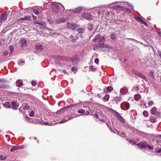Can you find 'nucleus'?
<instances>
[{
    "instance_id": "obj_1",
    "label": "nucleus",
    "mask_w": 161,
    "mask_h": 161,
    "mask_svg": "<svg viewBox=\"0 0 161 161\" xmlns=\"http://www.w3.org/2000/svg\"><path fill=\"white\" fill-rule=\"evenodd\" d=\"M140 148H148L150 150H153L154 146H150L147 144V142H139L136 144Z\"/></svg>"
},
{
    "instance_id": "obj_2",
    "label": "nucleus",
    "mask_w": 161,
    "mask_h": 161,
    "mask_svg": "<svg viewBox=\"0 0 161 161\" xmlns=\"http://www.w3.org/2000/svg\"><path fill=\"white\" fill-rule=\"evenodd\" d=\"M72 64L73 66H75L77 65L79 62L80 58L79 56L77 55H75L71 57V59Z\"/></svg>"
},
{
    "instance_id": "obj_3",
    "label": "nucleus",
    "mask_w": 161,
    "mask_h": 161,
    "mask_svg": "<svg viewBox=\"0 0 161 161\" xmlns=\"http://www.w3.org/2000/svg\"><path fill=\"white\" fill-rule=\"evenodd\" d=\"M90 108L89 107H86L84 109H80L78 110V113L79 114H81L85 115H88L89 114V110Z\"/></svg>"
},
{
    "instance_id": "obj_4",
    "label": "nucleus",
    "mask_w": 161,
    "mask_h": 161,
    "mask_svg": "<svg viewBox=\"0 0 161 161\" xmlns=\"http://www.w3.org/2000/svg\"><path fill=\"white\" fill-rule=\"evenodd\" d=\"M77 25L74 23H67L66 27L69 30H74L77 28Z\"/></svg>"
},
{
    "instance_id": "obj_5",
    "label": "nucleus",
    "mask_w": 161,
    "mask_h": 161,
    "mask_svg": "<svg viewBox=\"0 0 161 161\" xmlns=\"http://www.w3.org/2000/svg\"><path fill=\"white\" fill-rule=\"evenodd\" d=\"M51 9L53 11L57 12L59 10V7L57 3H52L51 6Z\"/></svg>"
},
{
    "instance_id": "obj_6",
    "label": "nucleus",
    "mask_w": 161,
    "mask_h": 161,
    "mask_svg": "<svg viewBox=\"0 0 161 161\" xmlns=\"http://www.w3.org/2000/svg\"><path fill=\"white\" fill-rule=\"evenodd\" d=\"M134 73L138 77H140L142 79H144L145 80H147L145 76L142 73L139 72L138 71L135 70L133 71Z\"/></svg>"
},
{
    "instance_id": "obj_7",
    "label": "nucleus",
    "mask_w": 161,
    "mask_h": 161,
    "mask_svg": "<svg viewBox=\"0 0 161 161\" xmlns=\"http://www.w3.org/2000/svg\"><path fill=\"white\" fill-rule=\"evenodd\" d=\"M135 19L137 21L141 23L142 24L147 27V25L145 21L143 20V19L141 17H138L137 16L135 17Z\"/></svg>"
},
{
    "instance_id": "obj_8",
    "label": "nucleus",
    "mask_w": 161,
    "mask_h": 161,
    "mask_svg": "<svg viewBox=\"0 0 161 161\" xmlns=\"http://www.w3.org/2000/svg\"><path fill=\"white\" fill-rule=\"evenodd\" d=\"M105 39L104 37H102L100 38L99 42H98V47L102 48H103V45L104 44V42H105Z\"/></svg>"
},
{
    "instance_id": "obj_9",
    "label": "nucleus",
    "mask_w": 161,
    "mask_h": 161,
    "mask_svg": "<svg viewBox=\"0 0 161 161\" xmlns=\"http://www.w3.org/2000/svg\"><path fill=\"white\" fill-rule=\"evenodd\" d=\"M11 106L13 110H17L19 107V104L15 102H12L11 104Z\"/></svg>"
},
{
    "instance_id": "obj_10",
    "label": "nucleus",
    "mask_w": 161,
    "mask_h": 161,
    "mask_svg": "<svg viewBox=\"0 0 161 161\" xmlns=\"http://www.w3.org/2000/svg\"><path fill=\"white\" fill-rule=\"evenodd\" d=\"M114 112L116 113V117H117L118 119H119L120 121H121L122 123H124V119L123 117H122L120 115L119 113L115 110H114Z\"/></svg>"
},
{
    "instance_id": "obj_11",
    "label": "nucleus",
    "mask_w": 161,
    "mask_h": 161,
    "mask_svg": "<svg viewBox=\"0 0 161 161\" xmlns=\"http://www.w3.org/2000/svg\"><path fill=\"white\" fill-rule=\"evenodd\" d=\"M83 17L86 19L91 20L92 19V15L89 13H84L82 14Z\"/></svg>"
},
{
    "instance_id": "obj_12",
    "label": "nucleus",
    "mask_w": 161,
    "mask_h": 161,
    "mask_svg": "<svg viewBox=\"0 0 161 161\" xmlns=\"http://www.w3.org/2000/svg\"><path fill=\"white\" fill-rule=\"evenodd\" d=\"M66 19L64 17H63L61 18L58 19L56 20V22L58 24L63 23L66 22Z\"/></svg>"
},
{
    "instance_id": "obj_13",
    "label": "nucleus",
    "mask_w": 161,
    "mask_h": 161,
    "mask_svg": "<svg viewBox=\"0 0 161 161\" xmlns=\"http://www.w3.org/2000/svg\"><path fill=\"white\" fill-rule=\"evenodd\" d=\"M23 148L24 147L23 146H15L11 148L10 151H11L13 152L15 150L21 149Z\"/></svg>"
},
{
    "instance_id": "obj_14",
    "label": "nucleus",
    "mask_w": 161,
    "mask_h": 161,
    "mask_svg": "<svg viewBox=\"0 0 161 161\" xmlns=\"http://www.w3.org/2000/svg\"><path fill=\"white\" fill-rule=\"evenodd\" d=\"M128 92V89L127 88L124 87L120 89V92L122 94H125Z\"/></svg>"
},
{
    "instance_id": "obj_15",
    "label": "nucleus",
    "mask_w": 161,
    "mask_h": 161,
    "mask_svg": "<svg viewBox=\"0 0 161 161\" xmlns=\"http://www.w3.org/2000/svg\"><path fill=\"white\" fill-rule=\"evenodd\" d=\"M114 102L117 103L122 100V98L120 96H117L114 98Z\"/></svg>"
},
{
    "instance_id": "obj_16",
    "label": "nucleus",
    "mask_w": 161,
    "mask_h": 161,
    "mask_svg": "<svg viewBox=\"0 0 161 161\" xmlns=\"http://www.w3.org/2000/svg\"><path fill=\"white\" fill-rule=\"evenodd\" d=\"M7 12H6L1 14L0 18L1 19H3V21H5L7 18Z\"/></svg>"
},
{
    "instance_id": "obj_17",
    "label": "nucleus",
    "mask_w": 161,
    "mask_h": 161,
    "mask_svg": "<svg viewBox=\"0 0 161 161\" xmlns=\"http://www.w3.org/2000/svg\"><path fill=\"white\" fill-rule=\"evenodd\" d=\"M20 44L22 47H26V41L24 39H22L20 41Z\"/></svg>"
},
{
    "instance_id": "obj_18",
    "label": "nucleus",
    "mask_w": 161,
    "mask_h": 161,
    "mask_svg": "<svg viewBox=\"0 0 161 161\" xmlns=\"http://www.w3.org/2000/svg\"><path fill=\"white\" fill-rule=\"evenodd\" d=\"M82 8L81 7L77 8L73 10L74 13L75 14H79L82 12Z\"/></svg>"
},
{
    "instance_id": "obj_19",
    "label": "nucleus",
    "mask_w": 161,
    "mask_h": 161,
    "mask_svg": "<svg viewBox=\"0 0 161 161\" xmlns=\"http://www.w3.org/2000/svg\"><path fill=\"white\" fill-rule=\"evenodd\" d=\"M124 110H128L129 108L130 105L128 103H124L122 104Z\"/></svg>"
},
{
    "instance_id": "obj_20",
    "label": "nucleus",
    "mask_w": 161,
    "mask_h": 161,
    "mask_svg": "<svg viewBox=\"0 0 161 161\" xmlns=\"http://www.w3.org/2000/svg\"><path fill=\"white\" fill-rule=\"evenodd\" d=\"M16 85L17 86L21 87L23 85V82L21 80H18L16 82Z\"/></svg>"
},
{
    "instance_id": "obj_21",
    "label": "nucleus",
    "mask_w": 161,
    "mask_h": 161,
    "mask_svg": "<svg viewBox=\"0 0 161 161\" xmlns=\"http://www.w3.org/2000/svg\"><path fill=\"white\" fill-rule=\"evenodd\" d=\"M151 113L153 114L156 115V113H158V112L157 111L156 108V107L152 108L151 110Z\"/></svg>"
},
{
    "instance_id": "obj_22",
    "label": "nucleus",
    "mask_w": 161,
    "mask_h": 161,
    "mask_svg": "<svg viewBox=\"0 0 161 161\" xmlns=\"http://www.w3.org/2000/svg\"><path fill=\"white\" fill-rule=\"evenodd\" d=\"M141 96L139 94H136L134 96V99L137 101L140 99Z\"/></svg>"
},
{
    "instance_id": "obj_23",
    "label": "nucleus",
    "mask_w": 161,
    "mask_h": 161,
    "mask_svg": "<svg viewBox=\"0 0 161 161\" xmlns=\"http://www.w3.org/2000/svg\"><path fill=\"white\" fill-rule=\"evenodd\" d=\"M3 106L6 108H11V104L10 103L8 102H6L3 104Z\"/></svg>"
},
{
    "instance_id": "obj_24",
    "label": "nucleus",
    "mask_w": 161,
    "mask_h": 161,
    "mask_svg": "<svg viewBox=\"0 0 161 161\" xmlns=\"http://www.w3.org/2000/svg\"><path fill=\"white\" fill-rule=\"evenodd\" d=\"M23 109L24 110H28L30 108V107L28 104L24 103L23 104Z\"/></svg>"
},
{
    "instance_id": "obj_25",
    "label": "nucleus",
    "mask_w": 161,
    "mask_h": 161,
    "mask_svg": "<svg viewBox=\"0 0 161 161\" xmlns=\"http://www.w3.org/2000/svg\"><path fill=\"white\" fill-rule=\"evenodd\" d=\"M3 80L1 79L0 80V88H6V86L2 84L3 82Z\"/></svg>"
},
{
    "instance_id": "obj_26",
    "label": "nucleus",
    "mask_w": 161,
    "mask_h": 161,
    "mask_svg": "<svg viewBox=\"0 0 161 161\" xmlns=\"http://www.w3.org/2000/svg\"><path fill=\"white\" fill-rule=\"evenodd\" d=\"M100 35L99 34L96 35L94 39H93V41L94 42H96V41L97 40L100 38Z\"/></svg>"
},
{
    "instance_id": "obj_27",
    "label": "nucleus",
    "mask_w": 161,
    "mask_h": 161,
    "mask_svg": "<svg viewBox=\"0 0 161 161\" xmlns=\"http://www.w3.org/2000/svg\"><path fill=\"white\" fill-rule=\"evenodd\" d=\"M69 39H70V41L72 42H75L77 40L76 38H74V36H70Z\"/></svg>"
},
{
    "instance_id": "obj_28",
    "label": "nucleus",
    "mask_w": 161,
    "mask_h": 161,
    "mask_svg": "<svg viewBox=\"0 0 161 161\" xmlns=\"http://www.w3.org/2000/svg\"><path fill=\"white\" fill-rule=\"evenodd\" d=\"M36 48L39 50H42V46L41 45H37L36 46Z\"/></svg>"
},
{
    "instance_id": "obj_29",
    "label": "nucleus",
    "mask_w": 161,
    "mask_h": 161,
    "mask_svg": "<svg viewBox=\"0 0 161 161\" xmlns=\"http://www.w3.org/2000/svg\"><path fill=\"white\" fill-rule=\"evenodd\" d=\"M84 28H78L77 30V31L78 32V33H82L84 32Z\"/></svg>"
},
{
    "instance_id": "obj_30",
    "label": "nucleus",
    "mask_w": 161,
    "mask_h": 161,
    "mask_svg": "<svg viewBox=\"0 0 161 161\" xmlns=\"http://www.w3.org/2000/svg\"><path fill=\"white\" fill-rule=\"evenodd\" d=\"M103 47L108 48V49H109V48L111 49L112 48L108 44H103Z\"/></svg>"
},
{
    "instance_id": "obj_31",
    "label": "nucleus",
    "mask_w": 161,
    "mask_h": 161,
    "mask_svg": "<svg viewBox=\"0 0 161 161\" xmlns=\"http://www.w3.org/2000/svg\"><path fill=\"white\" fill-rule=\"evenodd\" d=\"M66 108H61V109L59 110L58 111L56 112V114H60L62 112H63L64 110V109Z\"/></svg>"
},
{
    "instance_id": "obj_32",
    "label": "nucleus",
    "mask_w": 161,
    "mask_h": 161,
    "mask_svg": "<svg viewBox=\"0 0 161 161\" xmlns=\"http://www.w3.org/2000/svg\"><path fill=\"white\" fill-rule=\"evenodd\" d=\"M109 95L107 94L105 95L104 97V99L105 100V101H108L109 100Z\"/></svg>"
},
{
    "instance_id": "obj_33",
    "label": "nucleus",
    "mask_w": 161,
    "mask_h": 161,
    "mask_svg": "<svg viewBox=\"0 0 161 161\" xmlns=\"http://www.w3.org/2000/svg\"><path fill=\"white\" fill-rule=\"evenodd\" d=\"M9 49L10 50V54H11L13 52L14 50V48L12 46H9Z\"/></svg>"
},
{
    "instance_id": "obj_34",
    "label": "nucleus",
    "mask_w": 161,
    "mask_h": 161,
    "mask_svg": "<svg viewBox=\"0 0 161 161\" xmlns=\"http://www.w3.org/2000/svg\"><path fill=\"white\" fill-rule=\"evenodd\" d=\"M25 20H29L31 19V17L30 16L27 15L23 17Z\"/></svg>"
},
{
    "instance_id": "obj_35",
    "label": "nucleus",
    "mask_w": 161,
    "mask_h": 161,
    "mask_svg": "<svg viewBox=\"0 0 161 161\" xmlns=\"http://www.w3.org/2000/svg\"><path fill=\"white\" fill-rule=\"evenodd\" d=\"M161 148L158 149L156 148H155V152L156 153H160L161 152Z\"/></svg>"
},
{
    "instance_id": "obj_36",
    "label": "nucleus",
    "mask_w": 161,
    "mask_h": 161,
    "mask_svg": "<svg viewBox=\"0 0 161 161\" xmlns=\"http://www.w3.org/2000/svg\"><path fill=\"white\" fill-rule=\"evenodd\" d=\"M143 114L145 117H147L148 116V114L146 111H145L143 112Z\"/></svg>"
},
{
    "instance_id": "obj_37",
    "label": "nucleus",
    "mask_w": 161,
    "mask_h": 161,
    "mask_svg": "<svg viewBox=\"0 0 161 161\" xmlns=\"http://www.w3.org/2000/svg\"><path fill=\"white\" fill-rule=\"evenodd\" d=\"M7 158V157L5 156H4L3 155H0V159L1 160H4L6 159Z\"/></svg>"
},
{
    "instance_id": "obj_38",
    "label": "nucleus",
    "mask_w": 161,
    "mask_h": 161,
    "mask_svg": "<svg viewBox=\"0 0 161 161\" xmlns=\"http://www.w3.org/2000/svg\"><path fill=\"white\" fill-rule=\"evenodd\" d=\"M110 38L112 39H116V36L115 34H113L110 35Z\"/></svg>"
},
{
    "instance_id": "obj_39",
    "label": "nucleus",
    "mask_w": 161,
    "mask_h": 161,
    "mask_svg": "<svg viewBox=\"0 0 161 161\" xmlns=\"http://www.w3.org/2000/svg\"><path fill=\"white\" fill-rule=\"evenodd\" d=\"M107 88H108V92H110L113 89V88L111 86H108Z\"/></svg>"
},
{
    "instance_id": "obj_40",
    "label": "nucleus",
    "mask_w": 161,
    "mask_h": 161,
    "mask_svg": "<svg viewBox=\"0 0 161 161\" xmlns=\"http://www.w3.org/2000/svg\"><path fill=\"white\" fill-rule=\"evenodd\" d=\"M150 121H151V122L154 123H155L156 120L154 118H151L150 119Z\"/></svg>"
},
{
    "instance_id": "obj_41",
    "label": "nucleus",
    "mask_w": 161,
    "mask_h": 161,
    "mask_svg": "<svg viewBox=\"0 0 161 161\" xmlns=\"http://www.w3.org/2000/svg\"><path fill=\"white\" fill-rule=\"evenodd\" d=\"M77 69L75 67H73L71 68V71L74 72V71H77Z\"/></svg>"
},
{
    "instance_id": "obj_42",
    "label": "nucleus",
    "mask_w": 161,
    "mask_h": 161,
    "mask_svg": "<svg viewBox=\"0 0 161 161\" xmlns=\"http://www.w3.org/2000/svg\"><path fill=\"white\" fill-rule=\"evenodd\" d=\"M33 12L36 14H39V11L35 9L33 10Z\"/></svg>"
},
{
    "instance_id": "obj_43",
    "label": "nucleus",
    "mask_w": 161,
    "mask_h": 161,
    "mask_svg": "<svg viewBox=\"0 0 161 161\" xmlns=\"http://www.w3.org/2000/svg\"><path fill=\"white\" fill-rule=\"evenodd\" d=\"M150 76L152 78H154L153 72V71H152L150 73Z\"/></svg>"
},
{
    "instance_id": "obj_44",
    "label": "nucleus",
    "mask_w": 161,
    "mask_h": 161,
    "mask_svg": "<svg viewBox=\"0 0 161 161\" xmlns=\"http://www.w3.org/2000/svg\"><path fill=\"white\" fill-rule=\"evenodd\" d=\"M89 69L93 71H94L96 69L93 68V66L92 65H91L89 67Z\"/></svg>"
},
{
    "instance_id": "obj_45",
    "label": "nucleus",
    "mask_w": 161,
    "mask_h": 161,
    "mask_svg": "<svg viewBox=\"0 0 161 161\" xmlns=\"http://www.w3.org/2000/svg\"><path fill=\"white\" fill-rule=\"evenodd\" d=\"M68 121V120H67V119L66 120L65 119H63L59 122V123H64V122H65L66 121Z\"/></svg>"
},
{
    "instance_id": "obj_46",
    "label": "nucleus",
    "mask_w": 161,
    "mask_h": 161,
    "mask_svg": "<svg viewBox=\"0 0 161 161\" xmlns=\"http://www.w3.org/2000/svg\"><path fill=\"white\" fill-rule=\"evenodd\" d=\"M31 84L33 86H35L37 85V83L35 81H32Z\"/></svg>"
},
{
    "instance_id": "obj_47",
    "label": "nucleus",
    "mask_w": 161,
    "mask_h": 161,
    "mask_svg": "<svg viewBox=\"0 0 161 161\" xmlns=\"http://www.w3.org/2000/svg\"><path fill=\"white\" fill-rule=\"evenodd\" d=\"M35 23H36V24H38L39 25H43V23H39V21H36V22H35Z\"/></svg>"
},
{
    "instance_id": "obj_48",
    "label": "nucleus",
    "mask_w": 161,
    "mask_h": 161,
    "mask_svg": "<svg viewBox=\"0 0 161 161\" xmlns=\"http://www.w3.org/2000/svg\"><path fill=\"white\" fill-rule=\"evenodd\" d=\"M153 104V102L151 101H149L148 102V104L149 106H151Z\"/></svg>"
},
{
    "instance_id": "obj_49",
    "label": "nucleus",
    "mask_w": 161,
    "mask_h": 161,
    "mask_svg": "<svg viewBox=\"0 0 161 161\" xmlns=\"http://www.w3.org/2000/svg\"><path fill=\"white\" fill-rule=\"evenodd\" d=\"M8 54V52L7 51H6L3 52V54L4 56H6Z\"/></svg>"
},
{
    "instance_id": "obj_50",
    "label": "nucleus",
    "mask_w": 161,
    "mask_h": 161,
    "mask_svg": "<svg viewBox=\"0 0 161 161\" xmlns=\"http://www.w3.org/2000/svg\"><path fill=\"white\" fill-rule=\"evenodd\" d=\"M129 141L130 142H133V144H135L136 143V142L135 141H133V140H132V139H131V140H130Z\"/></svg>"
},
{
    "instance_id": "obj_51",
    "label": "nucleus",
    "mask_w": 161,
    "mask_h": 161,
    "mask_svg": "<svg viewBox=\"0 0 161 161\" xmlns=\"http://www.w3.org/2000/svg\"><path fill=\"white\" fill-rule=\"evenodd\" d=\"M94 61L95 63L96 64H98L99 62V60L98 58H96L95 59Z\"/></svg>"
},
{
    "instance_id": "obj_52",
    "label": "nucleus",
    "mask_w": 161,
    "mask_h": 161,
    "mask_svg": "<svg viewBox=\"0 0 161 161\" xmlns=\"http://www.w3.org/2000/svg\"><path fill=\"white\" fill-rule=\"evenodd\" d=\"M43 125H50V123H48L47 122H43Z\"/></svg>"
},
{
    "instance_id": "obj_53",
    "label": "nucleus",
    "mask_w": 161,
    "mask_h": 161,
    "mask_svg": "<svg viewBox=\"0 0 161 161\" xmlns=\"http://www.w3.org/2000/svg\"><path fill=\"white\" fill-rule=\"evenodd\" d=\"M30 115V116L31 117L34 116L33 111L31 112V114H30V115Z\"/></svg>"
},
{
    "instance_id": "obj_54",
    "label": "nucleus",
    "mask_w": 161,
    "mask_h": 161,
    "mask_svg": "<svg viewBox=\"0 0 161 161\" xmlns=\"http://www.w3.org/2000/svg\"><path fill=\"white\" fill-rule=\"evenodd\" d=\"M58 4H60L61 6H62V8H61V9H62V10L64 11V6H63L61 3H59Z\"/></svg>"
},
{
    "instance_id": "obj_55",
    "label": "nucleus",
    "mask_w": 161,
    "mask_h": 161,
    "mask_svg": "<svg viewBox=\"0 0 161 161\" xmlns=\"http://www.w3.org/2000/svg\"><path fill=\"white\" fill-rule=\"evenodd\" d=\"M95 116L97 119H98V118L99 117V116L97 114H95Z\"/></svg>"
},
{
    "instance_id": "obj_56",
    "label": "nucleus",
    "mask_w": 161,
    "mask_h": 161,
    "mask_svg": "<svg viewBox=\"0 0 161 161\" xmlns=\"http://www.w3.org/2000/svg\"><path fill=\"white\" fill-rule=\"evenodd\" d=\"M62 72L64 73H66V74H67L68 75H69V73L68 72H66V71L65 70H62Z\"/></svg>"
},
{
    "instance_id": "obj_57",
    "label": "nucleus",
    "mask_w": 161,
    "mask_h": 161,
    "mask_svg": "<svg viewBox=\"0 0 161 161\" xmlns=\"http://www.w3.org/2000/svg\"><path fill=\"white\" fill-rule=\"evenodd\" d=\"M39 123L41 125H42L43 124V122H44L43 121H39Z\"/></svg>"
},
{
    "instance_id": "obj_58",
    "label": "nucleus",
    "mask_w": 161,
    "mask_h": 161,
    "mask_svg": "<svg viewBox=\"0 0 161 161\" xmlns=\"http://www.w3.org/2000/svg\"><path fill=\"white\" fill-rule=\"evenodd\" d=\"M32 16L33 19H34L35 20L37 18V17L36 16L33 15H32Z\"/></svg>"
},
{
    "instance_id": "obj_59",
    "label": "nucleus",
    "mask_w": 161,
    "mask_h": 161,
    "mask_svg": "<svg viewBox=\"0 0 161 161\" xmlns=\"http://www.w3.org/2000/svg\"><path fill=\"white\" fill-rule=\"evenodd\" d=\"M3 20L2 19H1V18H0V26H1V25L2 24V22Z\"/></svg>"
},
{
    "instance_id": "obj_60",
    "label": "nucleus",
    "mask_w": 161,
    "mask_h": 161,
    "mask_svg": "<svg viewBox=\"0 0 161 161\" xmlns=\"http://www.w3.org/2000/svg\"><path fill=\"white\" fill-rule=\"evenodd\" d=\"M73 116H71V117H70L68 119H67V120H68V121L69 120H70V119H73Z\"/></svg>"
},
{
    "instance_id": "obj_61",
    "label": "nucleus",
    "mask_w": 161,
    "mask_h": 161,
    "mask_svg": "<svg viewBox=\"0 0 161 161\" xmlns=\"http://www.w3.org/2000/svg\"><path fill=\"white\" fill-rule=\"evenodd\" d=\"M25 61H20V62L19 63V65H20V63H25Z\"/></svg>"
},
{
    "instance_id": "obj_62",
    "label": "nucleus",
    "mask_w": 161,
    "mask_h": 161,
    "mask_svg": "<svg viewBox=\"0 0 161 161\" xmlns=\"http://www.w3.org/2000/svg\"><path fill=\"white\" fill-rule=\"evenodd\" d=\"M158 33L159 35L160 36H161V31L158 32Z\"/></svg>"
},
{
    "instance_id": "obj_63",
    "label": "nucleus",
    "mask_w": 161,
    "mask_h": 161,
    "mask_svg": "<svg viewBox=\"0 0 161 161\" xmlns=\"http://www.w3.org/2000/svg\"><path fill=\"white\" fill-rule=\"evenodd\" d=\"M158 54H159V55L160 57V58L161 59V52H159L158 53Z\"/></svg>"
},
{
    "instance_id": "obj_64",
    "label": "nucleus",
    "mask_w": 161,
    "mask_h": 161,
    "mask_svg": "<svg viewBox=\"0 0 161 161\" xmlns=\"http://www.w3.org/2000/svg\"><path fill=\"white\" fill-rule=\"evenodd\" d=\"M19 20H25V19H24V18L23 17H21V18H20V19H19Z\"/></svg>"
}]
</instances>
